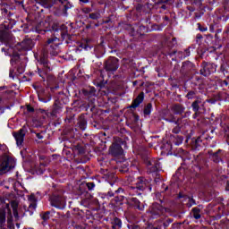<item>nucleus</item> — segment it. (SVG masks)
Wrapping results in <instances>:
<instances>
[{"instance_id":"nucleus-1","label":"nucleus","mask_w":229,"mask_h":229,"mask_svg":"<svg viewBox=\"0 0 229 229\" xmlns=\"http://www.w3.org/2000/svg\"><path fill=\"white\" fill-rule=\"evenodd\" d=\"M50 53V55H52V56H56L58 55V53H60V48H58V45H50L48 47H47V49H44V51L42 52V54L39 55H35V57L37 58L39 65H41L44 69V71H46V72H47V71H49V61L47 60V53Z\"/></svg>"},{"instance_id":"nucleus-2","label":"nucleus","mask_w":229,"mask_h":229,"mask_svg":"<svg viewBox=\"0 0 229 229\" xmlns=\"http://www.w3.org/2000/svg\"><path fill=\"white\" fill-rule=\"evenodd\" d=\"M15 167V161L8 156L0 158V174H4Z\"/></svg>"},{"instance_id":"nucleus-3","label":"nucleus","mask_w":229,"mask_h":229,"mask_svg":"<svg viewBox=\"0 0 229 229\" xmlns=\"http://www.w3.org/2000/svg\"><path fill=\"white\" fill-rule=\"evenodd\" d=\"M104 69L106 72H114L119 69V60L115 57H109L104 63Z\"/></svg>"},{"instance_id":"nucleus-4","label":"nucleus","mask_w":229,"mask_h":229,"mask_svg":"<svg viewBox=\"0 0 229 229\" xmlns=\"http://www.w3.org/2000/svg\"><path fill=\"white\" fill-rule=\"evenodd\" d=\"M166 211L167 209L160 206V204H153L148 209V214H150L152 219H157V217L164 216V213Z\"/></svg>"},{"instance_id":"nucleus-5","label":"nucleus","mask_w":229,"mask_h":229,"mask_svg":"<svg viewBox=\"0 0 229 229\" xmlns=\"http://www.w3.org/2000/svg\"><path fill=\"white\" fill-rule=\"evenodd\" d=\"M145 164L148 167V173H157L160 168V162L158 160L147 158L145 159Z\"/></svg>"},{"instance_id":"nucleus-6","label":"nucleus","mask_w":229,"mask_h":229,"mask_svg":"<svg viewBox=\"0 0 229 229\" xmlns=\"http://www.w3.org/2000/svg\"><path fill=\"white\" fill-rule=\"evenodd\" d=\"M109 153L113 157H119L123 155V147H121L119 142L114 141L109 148Z\"/></svg>"},{"instance_id":"nucleus-7","label":"nucleus","mask_w":229,"mask_h":229,"mask_svg":"<svg viewBox=\"0 0 229 229\" xmlns=\"http://www.w3.org/2000/svg\"><path fill=\"white\" fill-rule=\"evenodd\" d=\"M51 205L56 208H64L65 207V198L62 196H55L52 198Z\"/></svg>"},{"instance_id":"nucleus-8","label":"nucleus","mask_w":229,"mask_h":229,"mask_svg":"<svg viewBox=\"0 0 229 229\" xmlns=\"http://www.w3.org/2000/svg\"><path fill=\"white\" fill-rule=\"evenodd\" d=\"M165 121H168V123H174V124H176V126L173 129V133H178L181 131L180 125L182 124V118L174 120V114H170V116L166 117Z\"/></svg>"},{"instance_id":"nucleus-9","label":"nucleus","mask_w":229,"mask_h":229,"mask_svg":"<svg viewBox=\"0 0 229 229\" xmlns=\"http://www.w3.org/2000/svg\"><path fill=\"white\" fill-rule=\"evenodd\" d=\"M26 136V131L24 129H21L19 132H14L13 137L16 140L17 146H22V143L24 142V137Z\"/></svg>"},{"instance_id":"nucleus-10","label":"nucleus","mask_w":229,"mask_h":229,"mask_svg":"<svg viewBox=\"0 0 229 229\" xmlns=\"http://www.w3.org/2000/svg\"><path fill=\"white\" fill-rule=\"evenodd\" d=\"M136 187L132 189H138L139 191H144L148 186V181L144 177H138L135 181Z\"/></svg>"},{"instance_id":"nucleus-11","label":"nucleus","mask_w":229,"mask_h":229,"mask_svg":"<svg viewBox=\"0 0 229 229\" xmlns=\"http://www.w3.org/2000/svg\"><path fill=\"white\" fill-rule=\"evenodd\" d=\"M142 101H144V92L139 94V96L132 101V104L129 108H138Z\"/></svg>"},{"instance_id":"nucleus-12","label":"nucleus","mask_w":229,"mask_h":229,"mask_svg":"<svg viewBox=\"0 0 229 229\" xmlns=\"http://www.w3.org/2000/svg\"><path fill=\"white\" fill-rule=\"evenodd\" d=\"M170 109L174 114H177L179 115H182L185 112V107L180 104H174L171 106Z\"/></svg>"},{"instance_id":"nucleus-13","label":"nucleus","mask_w":229,"mask_h":229,"mask_svg":"<svg viewBox=\"0 0 229 229\" xmlns=\"http://www.w3.org/2000/svg\"><path fill=\"white\" fill-rule=\"evenodd\" d=\"M6 224V209L0 208V229H4Z\"/></svg>"},{"instance_id":"nucleus-14","label":"nucleus","mask_w":229,"mask_h":229,"mask_svg":"<svg viewBox=\"0 0 229 229\" xmlns=\"http://www.w3.org/2000/svg\"><path fill=\"white\" fill-rule=\"evenodd\" d=\"M160 223L163 224L164 228H168L169 225H171V223H173V219H171L169 217H161L156 221V225H160Z\"/></svg>"},{"instance_id":"nucleus-15","label":"nucleus","mask_w":229,"mask_h":229,"mask_svg":"<svg viewBox=\"0 0 229 229\" xmlns=\"http://www.w3.org/2000/svg\"><path fill=\"white\" fill-rule=\"evenodd\" d=\"M203 105H205V103L201 101V98H197V99L193 101L191 104L193 112H196V113L199 112V106H203Z\"/></svg>"},{"instance_id":"nucleus-16","label":"nucleus","mask_w":229,"mask_h":229,"mask_svg":"<svg viewBox=\"0 0 229 229\" xmlns=\"http://www.w3.org/2000/svg\"><path fill=\"white\" fill-rule=\"evenodd\" d=\"M21 46L25 51H28L30 49H33V41L30 38L24 39L21 43Z\"/></svg>"},{"instance_id":"nucleus-17","label":"nucleus","mask_w":229,"mask_h":229,"mask_svg":"<svg viewBox=\"0 0 229 229\" xmlns=\"http://www.w3.org/2000/svg\"><path fill=\"white\" fill-rule=\"evenodd\" d=\"M191 69H192V63L189 61L185 62L181 67V72L182 74H187L191 71Z\"/></svg>"},{"instance_id":"nucleus-18","label":"nucleus","mask_w":229,"mask_h":229,"mask_svg":"<svg viewBox=\"0 0 229 229\" xmlns=\"http://www.w3.org/2000/svg\"><path fill=\"white\" fill-rule=\"evenodd\" d=\"M79 128L81 130H85L87 128V119H85V116L81 115L79 117Z\"/></svg>"},{"instance_id":"nucleus-19","label":"nucleus","mask_w":229,"mask_h":229,"mask_svg":"<svg viewBox=\"0 0 229 229\" xmlns=\"http://www.w3.org/2000/svg\"><path fill=\"white\" fill-rule=\"evenodd\" d=\"M39 4L44 6L45 8H51L53 6L54 3L53 0H37Z\"/></svg>"},{"instance_id":"nucleus-20","label":"nucleus","mask_w":229,"mask_h":229,"mask_svg":"<svg viewBox=\"0 0 229 229\" xmlns=\"http://www.w3.org/2000/svg\"><path fill=\"white\" fill-rule=\"evenodd\" d=\"M0 40L2 42H8L10 40V34L4 30L0 31Z\"/></svg>"},{"instance_id":"nucleus-21","label":"nucleus","mask_w":229,"mask_h":229,"mask_svg":"<svg viewBox=\"0 0 229 229\" xmlns=\"http://www.w3.org/2000/svg\"><path fill=\"white\" fill-rule=\"evenodd\" d=\"M200 74L202 76H210V69L207 64H205L203 68L200 69Z\"/></svg>"},{"instance_id":"nucleus-22","label":"nucleus","mask_w":229,"mask_h":229,"mask_svg":"<svg viewBox=\"0 0 229 229\" xmlns=\"http://www.w3.org/2000/svg\"><path fill=\"white\" fill-rule=\"evenodd\" d=\"M192 212H193V217L195 219H201V215L199 214L201 212L200 208H193Z\"/></svg>"},{"instance_id":"nucleus-23","label":"nucleus","mask_w":229,"mask_h":229,"mask_svg":"<svg viewBox=\"0 0 229 229\" xmlns=\"http://www.w3.org/2000/svg\"><path fill=\"white\" fill-rule=\"evenodd\" d=\"M59 30L63 31L62 33L63 38H65V37H69V33H67V26H65V24H62Z\"/></svg>"},{"instance_id":"nucleus-24","label":"nucleus","mask_w":229,"mask_h":229,"mask_svg":"<svg viewBox=\"0 0 229 229\" xmlns=\"http://www.w3.org/2000/svg\"><path fill=\"white\" fill-rule=\"evenodd\" d=\"M139 122V115L133 114L131 117L128 120V123H131L132 124H137Z\"/></svg>"},{"instance_id":"nucleus-25","label":"nucleus","mask_w":229,"mask_h":229,"mask_svg":"<svg viewBox=\"0 0 229 229\" xmlns=\"http://www.w3.org/2000/svg\"><path fill=\"white\" fill-rule=\"evenodd\" d=\"M121 225H122V222H121V219L115 217L113 221V228H121Z\"/></svg>"},{"instance_id":"nucleus-26","label":"nucleus","mask_w":229,"mask_h":229,"mask_svg":"<svg viewBox=\"0 0 229 229\" xmlns=\"http://www.w3.org/2000/svg\"><path fill=\"white\" fill-rule=\"evenodd\" d=\"M131 201L136 208H139V210H142V208H140V201H139L137 198H131Z\"/></svg>"},{"instance_id":"nucleus-27","label":"nucleus","mask_w":229,"mask_h":229,"mask_svg":"<svg viewBox=\"0 0 229 229\" xmlns=\"http://www.w3.org/2000/svg\"><path fill=\"white\" fill-rule=\"evenodd\" d=\"M152 105H151V103H148L146 106H145V108H144V114H145V115H149L150 114H151V108H152Z\"/></svg>"},{"instance_id":"nucleus-28","label":"nucleus","mask_w":229,"mask_h":229,"mask_svg":"<svg viewBox=\"0 0 229 229\" xmlns=\"http://www.w3.org/2000/svg\"><path fill=\"white\" fill-rule=\"evenodd\" d=\"M100 15L101 14H99V13H89V19H92L93 21H98Z\"/></svg>"},{"instance_id":"nucleus-29","label":"nucleus","mask_w":229,"mask_h":229,"mask_svg":"<svg viewBox=\"0 0 229 229\" xmlns=\"http://www.w3.org/2000/svg\"><path fill=\"white\" fill-rule=\"evenodd\" d=\"M186 199H188V203L186 204L187 207L191 208L192 205H196V200H194V199L191 197H186Z\"/></svg>"},{"instance_id":"nucleus-30","label":"nucleus","mask_w":229,"mask_h":229,"mask_svg":"<svg viewBox=\"0 0 229 229\" xmlns=\"http://www.w3.org/2000/svg\"><path fill=\"white\" fill-rule=\"evenodd\" d=\"M221 151V149H219L217 152H215V153H213V160H214V162H219V152Z\"/></svg>"},{"instance_id":"nucleus-31","label":"nucleus","mask_w":229,"mask_h":229,"mask_svg":"<svg viewBox=\"0 0 229 229\" xmlns=\"http://www.w3.org/2000/svg\"><path fill=\"white\" fill-rule=\"evenodd\" d=\"M176 44H177L176 38H173L172 40L167 43V46L169 47H174V46H176Z\"/></svg>"},{"instance_id":"nucleus-32","label":"nucleus","mask_w":229,"mask_h":229,"mask_svg":"<svg viewBox=\"0 0 229 229\" xmlns=\"http://www.w3.org/2000/svg\"><path fill=\"white\" fill-rule=\"evenodd\" d=\"M40 28L44 26L45 30H48V28L51 26V23H49L47 21H45V22L39 23Z\"/></svg>"},{"instance_id":"nucleus-33","label":"nucleus","mask_w":229,"mask_h":229,"mask_svg":"<svg viewBox=\"0 0 229 229\" xmlns=\"http://www.w3.org/2000/svg\"><path fill=\"white\" fill-rule=\"evenodd\" d=\"M55 40H56V38H48V40L47 41L46 47L44 49H47L48 46H51V44H53V42H55Z\"/></svg>"},{"instance_id":"nucleus-34","label":"nucleus","mask_w":229,"mask_h":229,"mask_svg":"<svg viewBox=\"0 0 229 229\" xmlns=\"http://www.w3.org/2000/svg\"><path fill=\"white\" fill-rule=\"evenodd\" d=\"M49 214H50L49 211L42 214L41 215V219H43V221H47L49 219Z\"/></svg>"},{"instance_id":"nucleus-35","label":"nucleus","mask_w":229,"mask_h":229,"mask_svg":"<svg viewBox=\"0 0 229 229\" xmlns=\"http://www.w3.org/2000/svg\"><path fill=\"white\" fill-rule=\"evenodd\" d=\"M13 212L15 219H19V212L17 211V206L13 207Z\"/></svg>"},{"instance_id":"nucleus-36","label":"nucleus","mask_w":229,"mask_h":229,"mask_svg":"<svg viewBox=\"0 0 229 229\" xmlns=\"http://www.w3.org/2000/svg\"><path fill=\"white\" fill-rule=\"evenodd\" d=\"M196 96V92L194 91H189L188 94L186 95V98L189 99H192Z\"/></svg>"},{"instance_id":"nucleus-37","label":"nucleus","mask_w":229,"mask_h":229,"mask_svg":"<svg viewBox=\"0 0 229 229\" xmlns=\"http://www.w3.org/2000/svg\"><path fill=\"white\" fill-rule=\"evenodd\" d=\"M20 58L19 54L15 53L13 55V58L11 59V62H17Z\"/></svg>"},{"instance_id":"nucleus-38","label":"nucleus","mask_w":229,"mask_h":229,"mask_svg":"<svg viewBox=\"0 0 229 229\" xmlns=\"http://www.w3.org/2000/svg\"><path fill=\"white\" fill-rule=\"evenodd\" d=\"M89 191H92V189H94V187H96V184L94 182H87L86 183Z\"/></svg>"},{"instance_id":"nucleus-39","label":"nucleus","mask_w":229,"mask_h":229,"mask_svg":"<svg viewBox=\"0 0 229 229\" xmlns=\"http://www.w3.org/2000/svg\"><path fill=\"white\" fill-rule=\"evenodd\" d=\"M76 149L78 150V153H80L81 155H83V153H85V148H83V147L81 146H77Z\"/></svg>"},{"instance_id":"nucleus-40","label":"nucleus","mask_w":229,"mask_h":229,"mask_svg":"<svg viewBox=\"0 0 229 229\" xmlns=\"http://www.w3.org/2000/svg\"><path fill=\"white\" fill-rule=\"evenodd\" d=\"M148 229H162V225H160V224H157V226H153L151 225H148Z\"/></svg>"},{"instance_id":"nucleus-41","label":"nucleus","mask_w":229,"mask_h":229,"mask_svg":"<svg viewBox=\"0 0 229 229\" xmlns=\"http://www.w3.org/2000/svg\"><path fill=\"white\" fill-rule=\"evenodd\" d=\"M69 8H71V4L67 2V3L64 4V13H67V10H69Z\"/></svg>"},{"instance_id":"nucleus-42","label":"nucleus","mask_w":229,"mask_h":229,"mask_svg":"<svg viewBox=\"0 0 229 229\" xmlns=\"http://www.w3.org/2000/svg\"><path fill=\"white\" fill-rule=\"evenodd\" d=\"M28 112H35V108L31 107L30 106H27Z\"/></svg>"},{"instance_id":"nucleus-43","label":"nucleus","mask_w":229,"mask_h":229,"mask_svg":"<svg viewBox=\"0 0 229 229\" xmlns=\"http://www.w3.org/2000/svg\"><path fill=\"white\" fill-rule=\"evenodd\" d=\"M30 208H37V204L35 202H32L31 204H30Z\"/></svg>"},{"instance_id":"nucleus-44","label":"nucleus","mask_w":229,"mask_h":229,"mask_svg":"<svg viewBox=\"0 0 229 229\" xmlns=\"http://www.w3.org/2000/svg\"><path fill=\"white\" fill-rule=\"evenodd\" d=\"M58 108H60V107L58 106V105L56 103H55V105H54V112L56 113V110H58Z\"/></svg>"},{"instance_id":"nucleus-45","label":"nucleus","mask_w":229,"mask_h":229,"mask_svg":"<svg viewBox=\"0 0 229 229\" xmlns=\"http://www.w3.org/2000/svg\"><path fill=\"white\" fill-rule=\"evenodd\" d=\"M199 30L200 31H207V28L201 27V25H199Z\"/></svg>"},{"instance_id":"nucleus-46","label":"nucleus","mask_w":229,"mask_h":229,"mask_svg":"<svg viewBox=\"0 0 229 229\" xmlns=\"http://www.w3.org/2000/svg\"><path fill=\"white\" fill-rule=\"evenodd\" d=\"M199 142H201V139H200V138H198V139L195 140L196 146H199Z\"/></svg>"},{"instance_id":"nucleus-47","label":"nucleus","mask_w":229,"mask_h":229,"mask_svg":"<svg viewBox=\"0 0 229 229\" xmlns=\"http://www.w3.org/2000/svg\"><path fill=\"white\" fill-rule=\"evenodd\" d=\"M82 93L84 94V96H89L90 94V92H89L87 89H83Z\"/></svg>"},{"instance_id":"nucleus-48","label":"nucleus","mask_w":229,"mask_h":229,"mask_svg":"<svg viewBox=\"0 0 229 229\" xmlns=\"http://www.w3.org/2000/svg\"><path fill=\"white\" fill-rule=\"evenodd\" d=\"M36 136H37L39 140L44 139V136H42V134H40V133H36Z\"/></svg>"},{"instance_id":"nucleus-49","label":"nucleus","mask_w":229,"mask_h":229,"mask_svg":"<svg viewBox=\"0 0 229 229\" xmlns=\"http://www.w3.org/2000/svg\"><path fill=\"white\" fill-rule=\"evenodd\" d=\"M198 115H199V111H197V113L195 112V114H193V119H196Z\"/></svg>"},{"instance_id":"nucleus-50","label":"nucleus","mask_w":229,"mask_h":229,"mask_svg":"<svg viewBox=\"0 0 229 229\" xmlns=\"http://www.w3.org/2000/svg\"><path fill=\"white\" fill-rule=\"evenodd\" d=\"M160 180V175H157L156 178H155V182L156 183H158V181Z\"/></svg>"},{"instance_id":"nucleus-51","label":"nucleus","mask_w":229,"mask_h":229,"mask_svg":"<svg viewBox=\"0 0 229 229\" xmlns=\"http://www.w3.org/2000/svg\"><path fill=\"white\" fill-rule=\"evenodd\" d=\"M59 1V3H61L62 4H64V3H67L69 0H57Z\"/></svg>"},{"instance_id":"nucleus-52","label":"nucleus","mask_w":229,"mask_h":229,"mask_svg":"<svg viewBox=\"0 0 229 229\" xmlns=\"http://www.w3.org/2000/svg\"><path fill=\"white\" fill-rule=\"evenodd\" d=\"M225 191H229V182L228 181L226 182Z\"/></svg>"},{"instance_id":"nucleus-53","label":"nucleus","mask_w":229,"mask_h":229,"mask_svg":"<svg viewBox=\"0 0 229 229\" xmlns=\"http://www.w3.org/2000/svg\"><path fill=\"white\" fill-rule=\"evenodd\" d=\"M107 196H110V197L114 196V192L112 191L107 192Z\"/></svg>"},{"instance_id":"nucleus-54","label":"nucleus","mask_w":229,"mask_h":229,"mask_svg":"<svg viewBox=\"0 0 229 229\" xmlns=\"http://www.w3.org/2000/svg\"><path fill=\"white\" fill-rule=\"evenodd\" d=\"M40 167H46V163L40 162Z\"/></svg>"},{"instance_id":"nucleus-55","label":"nucleus","mask_w":229,"mask_h":229,"mask_svg":"<svg viewBox=\"0 0 229 229\" xmlns=\"http://www.w3.org/2000/svg\"><path fill=\"white\" fill-rule=\"evenodd\" d=\"M115 192H123V189L119 188L117 191H115Z\"/></svg>"},{"instance_id":"nucleus-56","label":"nucleus","mask_w":229,"mask_h":229,"mask_svg":"<svg viewBox=\"0 0 229 229\" xmlns=\"http://www.w3.org/2000/svg\"><path fill=\"white\" fill-rule=\"evenodd\" d=\"M81 3H89V0H80Z\"/></svg>"},{"instance_id":"nucleus-57","label":"nucleus","mask_w":229,"mask_h":229,"mask_svg":"<svg viewBox=\"0 0 229 229\" xmlns=\"http://www.w3.org/2000/svg\"><path fill=\"white\" fill-rule=\"evenodd\" d=\"M197 38H203V37L201 35H198Z\"/></svg>"},{"instance_id":"nucleus-58","label":"nucleus","mask_w":229,"mask_h":229,"mask_svg":"<svg viewBox=\"0 0 229 229\" xmlns=\"http://www.w3.org/2000/svg\"><path fill=\"white\" fill-rule=\"evenodd\" d=\"M87 13H90V9L86 10Z\"/></svg>"},{"instance_id":"nucleus-59","label":"nucleus","mask_w":229,"mask_h":229,"mask_svg":"<svg viewBox=\"0 0 229 229\" xmlns=\"http://www.w3.org/2000/svg\"><path fill=\"white\" fill-rule=\"evenodd\" d=\"M12 220L10 219V217L7 218V222L10 223Z\"/></svg>"},{"instance_id":"nucleus-60","label":"nucleus","mask_w":229,"mask_h":229,"mask_svg":"<svg viewBox=\"0 0 229 229\" xmlns=\"http://www.w3.org/2000/svg\"><path fill=\"white\" fill-rule=\"evenodd\" d=\"M163 10H165V5H162Z\"/></svg>"},{"instance_id":"nucleus-61","label":"nucleus","mask_w":229,"mask_h":229,"mask_svg":"<svg viewBox=\"0 0 229 229\" xmlns=\"http://www.w3.org/2000/svg\"><path fill=\"white\" fill-rule=\"evenodd\" d=\"M4 12L6 13L8 12V10H6V9H4Z\"/></svg>"},{"instance_id":"nucleus-62","label":"nucleus","mask_w":229,"mask_h":229,"mask_svg":"<svg viewBox=\"0 0 229 229\" xmlns=\"http://www.w3.org/2000/svg\"><path fill=\"white\" fill-rule=\"evenodd\" d=\"M181 142L183 140V138H180Z\"/></svg>"},{"instance_id":"nucleus-63","label":"nucleus","mask_w":229,"mask_h":229,"mask_svg":"<svg viewBox=\"0 0 229 229\" xmlns=\"http://www.w3.org/2000/svg\"><path fill=\"white\" fill-rule=\"evenodd\" d=\"M189 10H191V12H194V9H191V8H190Z\"/></svg>"},{"instance_id":"nucleus-64","label":"nucleus","mask_w":229,"mask_h":229,"mask_svg":"<svg viewBox=\"0 0 229 229\" xmlns=\"http://www.w3.org/2000/svg\"><path fill=\"white\" fill-rule=\"evenodd\" d=\"M167 189H168V187L166 186L165 189V191H167Z\"/></svg>"}]
</instances>
